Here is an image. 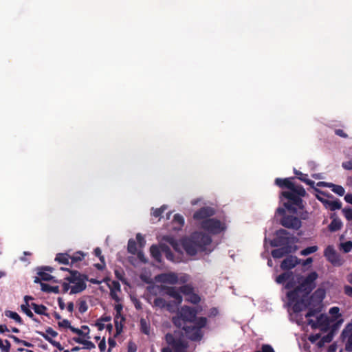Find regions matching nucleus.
<instances>
[{"mask_svg": "<svg viewBox=\"0 0 352 352\" xmlns=\"http://www.w3.org/2000/svg\"><path fill=\"white\" fill-rule=\"evenodd\" d=\"M9 338L12 339L14 340V342L17 343V344H22L23 341V340L19 339L18 337H16V336H15L14 335H10Z\"/></svg>", "mask_w": 352, "mask_h": 352, "instance_id": "nucleus-55", "label": "nucleus"}, {"mask_svg": "<svg viewBox=\"0 0 352 352\" xmlns=\"http://www.w3.org/2000/svg\"><path fill=\"white\" fill-rule=\"evenodd\" d=\"M184 224V219L180 214H176L173 217V227L174 230H180Z\"/></svg>", "mask_w": 352, "mask_h": 352, "instance_id": "nucleus-23", "label": "nucleus"}, {"mask_svg": "<svg viewBox=\"0 0 352 352\" xmlns=\"http://www.w3.org/2000/svg\"><path fill=\"white\" fill-rule=\"evenodd\" d=\"M342 167L344 169L350 170L352 169V162H345L342 163Z\"/></svg>", "mask_w": 352, "mask_h": 352, "instance_id": "nucleus-54", "label": "nucleus"}, {"mask_svg": "<svg viewBox=\"0 0 352 352\" xmlns=\"http://www.w3.org/2000/svg\"><path fill=\"white\" fill-rule=\"evenodd\" d=\"M22 311L30 318H31L34 321H38L36 318H34V314L32 311V309H22Z\"/></svg>", "mask_w": 352, "mask_h": 352, "instance_id": "nucleus-47", "label": "nucleus"}, {"mask_svg": "<svg viewBox=\"0 0 352 352\" xmlns=\"http://www.w3.org/2000/svg\"><path fill=\"white\" fill-rule=\"evenodd\" d=\"M141 331L146 335L149 334V327L147 324L146 321L142 318L140 320Z\"/></svg>", "mask_w": 352, "mask_h": 352, "instance_id": "nucleus-36", "label": "nucleus"}, {"mask_svg": "<svg viewBox=\"0 0 352 352\" xmlns=\"http://www.w3.org/2000/svg\"><path fill=\"white\" fill-rule=\"evenodd\" d=\"M318 186H327L331 189V190L338 195L339 196H342L344 195L345 190L344 188L342 186L340 185H336L332 183H325V182H318L316 184Z\"/></svg>", "mask_w": 352, "mask_h": 352, "instance_id": "nucleus-21", "label": "nucleus"}, {"mask_svg": "<svg viewBox=\"0 0 352 352\" xmlns=\"http://www.w3.org/2000/svg\"><path fill=\"white\" fill-rule=\"evenodd\" d=\"M60 263L68 264L71 260V256L67 254H58L55 258Z\"/></svg>", "mask_w": 352, "mask_h": 352, "instance_id": "nucleus-28", "label": "nucleus"}, {"mask_svg": "<svg viewBox=\"0 0 352 352\" xmlns=\"http://www.w3.org/2000/svg\"><path fill=\"white\" fill-rule=\"evenodd\" d=\"M300 179L304 181L305 182H306L307 184L310 185L311 186L314 187L315 182L311 181L310 179H306L305 176L300 177Z\"/></svg>", "mask_w": 352, "mask_h": 352, "instance_id": "nucleus-56", "label": "nucleus"}, {"mask_svg": "<svg viewBox=\"0 0 352 352\" xmlns=\"http://www.w3.org/2000/svg\"><path fill=\"white\" fill-rule=\"evenodd\" d=\"M318 247L316 245L310 246V247H308V248L302 250L300 252V255L307 256L309 254L316 252V251H318Z\"/></svg>", "mask_w": 352, "mask_h": 352, "instance_id": "nucleus-33", "label": "nucleus"}, {"mask_svg": "<svg viewBox=\"0 0 352 352\" xmlns=\"http://www.w3.org/2000/svg\"><path fill=\"white\" fill-rule=\"evenodd\" d=\"M214 210L210 207H203L200 210L195 212L193 214V219L197 221L200 228H201V223L204 221H207L210 217L214 215Z\"/></svg>", "mask_w": 352, "mask_h": 352, "instance_id": "nucleus-12", "label": "nucleus"}, {"mask_svg": "<svg viewBox=\"0 0 352 352\" xmlns=\"http://www.w3.org/2000/svg\"><path fill=\"white\" fill-rule=\"evenodd\" d=\"M67 282L62 285L64 292L70 291V294H76L82 291L86 287L82 276L77 272H70L66 278Z\"/></svg>", "mask_w": 352, "mask_h": 352, "instance_id": "nucleus-7", "label": "nucleus"}, {"mask_svg": "<svg viewBox=\"0 0 352 352\" xmlns=\"http://www.w3.org/2000/svg\"><path fill=\"white\" fill-rule=\"evenodd\" d=\"M85 255L81 252H77L73 256H71V263H74L78 261H81L84 258Z\"/></svg>", "mask_w": 352, "mask_h": 352, "instance_id": "nucleus-38", "label": "nucleus"}, {"mask_svg": "<svg viewBox=\"0 0 352 352\" xmlns=\"http://www.w3.org/2000/svg\"><path fill=\"white\" fill-rule=\"evenodd\" d=\"M136 239L140 248H143L146 243V241L143 236L140 234H138L136 236Z\"/></svg>", "mask_w": 352, "mask_h": 352, "instance_id": "nucleus-42", "label": "nucleus"}, {"mask_svg": "<svg viewBox=\"0 0 352 352\" xmlns=\"http://www.w3.org/2000/svg\"><path fill=\"white\" fill-rule=\"evenodd\" d=\"M330 218L331 221L328 226L329 230L331 232H336L340 230L343 226L342 220L336 214H332Z\"/></svg>", "mask_w": 352, "mask_h": 352, "instance_id": "nucleus-20", "label": "nucleus"}, {"mask_svg": "<svg viewBox=\"0 0 352 352\" xmlns=\"http://www.w3.org/2000/svg\"><path fill=\"white\" fill-rule=\"evenodd\" d=\"M317 273L311 272L305 278L301 277L298 278V285H295L289 281L287 283L285 287L287 289L294 288L298 291L304 292L305 293L307 294L315 287L314 281L317 279Z\"/></svg>", "mask_w": 352, "mask_h": 352, "instance_id": "nucleus-8", "label": "nucleus"}, {"mask_svg": "<svg viewBox=\"0 0 352 352\" xmlns=\"http://www.w3.org/2000/svg\"><path fill=\"white\" fill-rule=\"evenodd\" d=\"M166 209V206H162L160 208H157V209H155V210H153V212H152V214L154 216V217H160V214Z\"/></svg>", "mask_w": 352, "mask_h": 352, "instance_id": "nucleus-40", "label": "nucleus"}, {"mask_svg": "<svg viewBox=\"0 0 352 352\" xmlns=\"http://www.w3.org/2000/svg\"><path fill=\"white\" fill-rule=\"evenodd\" d=\"M337 348H338L337 344L336 342H333L328 347L327 351L328 352H336Z\"/></svg>", "mask_w": 352, "mask_h": 352, "instance_id": "nucleus-51", "label": "nucleus"}, {"mask_svg": "<svg viewBox=\"0 0 352 352\" xmlns=\"http://www.w3.org/2000/svg\"><path fill=\"white\" fill-rule=\"evenodd\" d=\"M96 326L98 327L99 330H102L105 328V324L101 321V320H99L96 323Z\"/></svg>", "mask_w": 352, "mask_h": 352, "instance_id": "nucleus-57", "label": "nucleus"}, {"mask_svg": "<svg viewBox=\"0 0 352 352\" xmlns=\"http://www.w3.org/2000/svg\"><path fill=\"white\" fill-rule=\"evenodd\" d=\"M316 197L318 200H320L324 205V201H327V198L325 197L324 195L322 193H319L316 195Z\"/></svg>", "mask_w": 352, "mask_h": 352, "instance_id": "nucleus-52", "label": "nucleus"}, {"mask_svg": "<svg viewBox=\"0 0 352 352\" xmlns=\"http://www.w3.org/2000/svg\"><path fill=\"white\" fill-rule=\"evenodd\" d=\"M188 280V275L177 274L174 272L162 273L155 277V284L156 285V287L161 290L165 291L166 294L174 302L173 305H168V307L177 306L182 301L179 288L170 287V285L185 283Z\"/></svg>", "mask_w": 352, "mask_h": 352, "instance_id": "nucleus-4", "label": "nucleus"}, {"mask_svg": "<svg viewBox=\"0 0 352 352\" xmlns=\"http://www.w3.org/2000/svg\"><path fill=\"white\" fill-rule=\"evenodd\" d=\"M324 206L326 208L332 211L341 208V203L338 200L327 199L324 201Z\"/></svg>", "mask_w": 352, "mask_h": 352, "instance_id": "nucleus-24", "label": "nucleus"}, {"mask_svg": "<svg viewBox=\"0 0 352 352\" xmlns=\"http://www.w3.org/2000/svg\"><path fill=\"white\" fill-rule=\"evenodd\" d=\"M341 248L344 252H349L352 249V242L347 241L341 244Z\"/></svg>", "mask_w": 352, "mask_h": 352, "instance_id": "nucleus-39", "label": "nucleus"}, {"mask_svg": "<svg viewBox=\"0 0 352 352\" xmlns=\"http://www.w3.org/2000/svg\"><path fill=\"white\" fill-rule=\"evenodd\" d=\"M227 228L225 221L217 219H209L201 223V229L208 232L205 234L202 231L195 232L190 236L185 238L180 243L176 242L171 237L164 236V240L170 243L174 248L177 255L171 254L169 248L161 243L160 248L153 245L150 248L152 257L157 261H161V253L173 262H179L184 260V252L187 255L194 256L199 252H210L212 250V239L209 234H219L226 231Z\"/></svg>", "mask_w": 352, "mask_h": 352, "instance_id": "nucleus-1", "label": "nucleus"}, {"mask_svg": "<svg viewBox=\"0 0 352 352\" xmlns=\"http://www.w3.org/2000/svg\"><path fill=\"white\" fill-rule=\"evenodd\" d=\"M41 289L45 292L58 293L59 289L57 285H50L48 283L41 282Z\"/></svg>", "mask_w": 352, "mask_h": 352, "instance_id": "nucleus-26", "label": "nucleus"}, {"mask_svg": "<svg viewBox=\"0 0 352 352\" xmlns=\"http://www.w3.org/2000/svg\"><path fill=\"white\" fill-rule=\"evenodd\" d=\"M10 346H11L10 342L8 340H6L3 343V348H1V350L3 351H6V352H9Z\"/></svg>", "mask_w": 352, "mask_h": 352, "instance_id": "nucleus-46", "label": "nucleus"}, {"mask_svg": "<svg viewBox=\"0 0 352 352\" xmlns=\"http://www.w3.org/2000/svg\"><path fill=\"white\" fill-rule=\"evenodd\" d=\"M313 262V259L311 258H308L305 261H301L302 265H307L311 264Z\"/></svg>", "mask_w": 352, "mask_h": 352, "instance_id": "nucleus-64", "label": "nucleus"}, {"mask_svg": "<svg viewBox=\"0 0 352 352\" xmlns=\"http://www.w3.org/2000/svg\"><path fill=\"white\" fill-rule=\"evenodd\" d=\"M128 251L131 254H132L133 255H136L137 256V258L139 261H133V257H131L130 258V261L131 262V263L133 265L138 266L139 265V262L145 263L147 261V260H146L145 256L144 255L143 252L141 250H138L135 241L134 240H133V239H130L129 241V243H128Z\"/></svg>", "mask_w": 352, "mask_h": 352, "instance_id": "nucleus-10", "label": "nucleus"}, {"mask_svg": "<svg viewBox=\"0 0 352 352\" xmlns=\"http://www.w3.org/2000/svg\"><path fill=\"white\" fill-rule=\"evenodd\" d=\"M298 239L290 236L285 230L280 229L276 232V238L270 241V245L279 248L272 252V255L275 258L283 257L287 254L294 252L298 250L296 243Z\"/></svg>", "mask_w": 352, "mask_h": 352, "instance_id": "nucleus-6", "label": "nucleus"}, {"mask_svg": "<svg viewBox=\"0 0 352 352\" xmlns=\"http://www.w3.org/2000/svg\"><path fill=\"white\" fill-rule=\"evenodd\" d=\"M82 335L84 336V337L86 336V334H82ZM74 340L78 343H80L84 345H88V340H86L85 338H80V337L74 338Z\"/></svg>", "mask_w": 352, "mask_h": 352, "instance_id": "nucleus-43", "label": "nucleus"}, {"mask_svg": "<svg viewBox=\"0 0 352 352\" xmlns=\"http://www.w3.org/2000/svg\"><path fill=\"white\" fill-rule=\"evenodd\" d=\"M276 184L280 187L287 188V190L282 192L283 197L287 200L283 203L285 208H279L276 210L278 214L283 215L281 224L286 228L297 230L301 226L299 217L305 218L300 197L305 195V190L292 182L291 178L276 179Z\"/></svg>", "mask_w": 352, "mask_h": 352, "instance_id": "nucleus-2", "label": "nucleus"}, {"mask_svg": "<svg viewBox=\"0 0 352 352\" xmlns=\"http://www.w3.org/2000/svg\"><path fill=\"white\" fill-rule=\"evenodd\" d=\"M292 276V273L290 272H285L283 273L278 276L276 277V281L278 284H282L285 283L286 280H289L290 277Z\"/></svg>", "mask_w": 352, "mask_h": 352, "instance_id": "nucleus-30", "label": "nucleus"}, {"mask_svg": "<svg viewBox=\"0 0 352 352\" xmlns=\"http://www.w3.org/2000/svg\"><path fill=\"white\" fill-rule=\"evenodd\" d=\"M94 254L98 256L100 261V263H96L94 265L96 267H97L98 270H103L105 267V263H104V258L101 254V250L100 248H97L94 250Z\"/></svg>", "mask_w": 352, "mask_h": 352, "instance_id": "nucleus-25", "label": "nucleus"}, {"mask_svg": "<svg viewBox=\"0 0 352 352\" xmlns=\"http://www.w3.org/2000/svg\"><path fill=\"white\" fill-rule=\"evenodd\" d=\"M141 278L144 281L148 283L151 280V274H141Z\"/></svg>", "mask_w": 352, "mask_h": 352, "instance_id": "nucleus-58", "label": "nucleus"}, {"mask_svg": "<svg viewBox=\"0 0 352 352\" xmlns=\"http://www.w3.org/2000/svg\"><path fill=\"white\" fill-rule=\"evenodd\" d=\"M49 272H52L50 267H45L41 270L38 272V276L36 277L34 282H41L42 280L48 281L54 279V277L51 275Z\"/></svg>", "mask_w": 352, "mask_h": 352, "instance_id": "nucleus-19", "label": "nucleus"}, {"mask_svg": "<svg viewBox=\"0 0 352 352\" xmlns=\"http://www.w3.org/2000/svg\"><path fill=\"white\" fill-rule=\"evenodd\" d=\"M24 304L21 305V308H45L43 305H38L32 297L26 296L24 297Z\"/></svg>", "mask_w": 352, "mask_h": 352, "instance_id": "nucleus-22", "label": "nucleus"}, {"mask_svg": "<svg viewBox=\"0 0 352 352\" xmlns=\"http://www.w3.org/2000/svg\"><path fill=\"white\" fill-rule=\"evenodd\" d=\"M154 305L155 307H164V302L161 298H155L154 300Z\"/></svg>", "mask_w": 352, "mask_h": 352, "instance_id": "nucleus-48", "label": "nucleus"}, {"mask_svg": "<svg viewBox=\"0 0 352 352\" xmlns=\"http://www.w3.org/2000/svg\"><path fill=\"white\" fill-rule=\"evenodd\" d=\"M136 351H137L136 344L131 341L129 342L128 344L127 351L128 352H136Z\"/></svg>", "mask_w": 352, "mask_h": 352, "instance_id": "nucleus-44", "label": "nucleus"}, {"mask_svg": "<svg viewBox=\"0 0 352 352\" xmlns=\"http://www.w3.org/2000/svg\"><path fill=\"white\" fill-rule=\"evenodd\" d=\"M343 322V320H340L338 322H337L336 324H333V328L331 329H329V333L322 337L320 339L324 342V343H329L332 341L333 336L336 331L340 328V325Z\"/></svg>", "mask_w": 352, "mask_h": 352, "instance_id": "nucleus-18", "label": "nucleus"}, {"mask_svg": "<svg viewBox=\"0 0 352 352\" xmlns=\"http://www.w3.org/2000/svg\"><path fill=\"white\" fill-rule=\"evenodd\" d=\"M296 296L295 292H290L287 293V298L289 300L288 307L292 308H297V304L295 303L294 296Z\"/></svg>", "mask_w": 352, "mask_h": 352, "instance_id": "nucleus-32", "label": "nucleus"}, {"mask_svg": "<svg viewBox=\"0 0 352 352\" xmlns=\"http://www.w3.org/2000/svg\"><path fill=\"white\" fill-rule=\"evenodd\" d=\"M109 349L108 352H110L111 349L115 347L116 345V342L113 338H109L108 339Z\"/></svg>", "mask_w": 352, "mask_h": 352, "instance_id": "nucleus-45", "label": "nucleus"}, {"mask_svg": "<svg viewBox=\"0 0 352 352\" xmlns=\"http://www.w3.org/2000/svg\"><path fill=\"white\" fill-rule=\"evenodd\" d=\"M324 256L334 266H340L343 263V260L337 253L333 245H328L324 251Z\"/></svg>", "mask_w": 352, "mask_h": 352, "instance_id": "nucleus-11", "label": "nucleus"}, {"mask_svg": "<svg viewBox=\"0 0 352 352\" xmlns=\"http://www.w3.org/2000/svg\"><path fill=\"white\" fill-rule=\"evenodd\" d=\"M344 290H345V293L347 295L352 296V287H351L346 286V287H345Z\"/></svg>", "mask_w": 352, "mask_h": 352, "instance_id": "nucleus-63", "label": "nucleus"}, {"mask_svg": "<svg viewBox=\"0 0 352 352\" xmlns=\"http://www.w3.org/2000/svg\"><path fill=\"white\" fill-rule=\"evenodd\" d=\"M308 310L309 311L305 313L307 323L313 330L318 329L322 332H327L329 329L333 328V324L343 320L339 313L340 309H329L331 316L320 313L322 309Z\"/></svg>", "mask_w": 352, "mask_h": 352, "instance_id": "nucleus-5", "label": "nucleus"}, {"mask_svg": "<svg viewBox=\"0 0 352 352\" xmlns=\"http://www.w3.org/2000/svg\"><path fill=\"white\" fill-rule=\"evenodd\" d=\"M180 294L182 293L186 296V300L196 304L200 300L199 296L194 293L192 288L188 285H184L179 288Z\"/></svg>", "mask_w": 352, "mask_h": 352, "instance_id": "nucleus-14", "label": "nucleus"}, {"mask_svg": "<svg viewBox=\"0 0 352 352\" xmlns=\"http://www.w3.org/2000/svg\"><path fill=\"white\" fill-rule=\"evenodd\" d=\"M107 285L110 289V294L111 297L116 300V302H119L120 300V285L119 283L109 280L107 283Z\"/></svg>", "mask_w": 352, "mask_h": 352, "instance_id": "nucleus-15", "label": "nucleus"}, {"mask_svg": "<svg viewBox=\"0 0 352 352\" xmlns=\"http://www.w3.org/2000/svg\"><path fill=\"white\" fill-rule=\"evenodd\" d=\"M342 212L345 219L352 224V208H344L342 210Z\"/></svg>", "mask_w": 352, "mask_h": 352, "instance_id": "nucleus-34", "label": "nucleus"}, {"mask_svg": "<svg viewBox=\"0 0 352 352\" xmlns=\"http://www.w3.org/2000/svg\"><path fill=\"white\" fill-rule=\"evenodd\" d=\"M289 311L290 309H288ZM292 312H289L290 314H296V316H298L299 314H300L301 312H302L303 311H306L307 309H292Z\"/></svg>", "mask_w": 352, "mask_h": 352, "instance_id": "nucleus-61", "label": "nucleus"}, {"mask_svg": "<svg viewBox=\"0 0 352 352\" xmlns=\"http://www.w3.org/2000/svg\"><path fill=\"white\" fill-rule=\"evenodd\" d=\"M58 325L61 327L69 328L70 323L67 320H63V321L58 322Z\"/></svg>", "mask_w": 352, "mask_h": 352, "instance_id": "nucleus-50", "label": "nucleus"}, {"mask_svg": "<svg viewBox=\"0 0 352 352\" xmlns=\"http://www.w3.org/2000/svg\"><path fill=\"white\" fill-rule=\"evenodd\" d=\"M42 337L46 340L47 341H48L52 345H53L54 346L56 347L59 351H63V347L62 346V345L60 344V342H56L55 340H54L52 338H51L50 336H48L47 335H43L42 334Z\"/></svg>", "mask_w": 352, "mask_h": 352, "instance_id": "nucleus-29", "label": "nucleus"}, {"mask_svg": "<svg viewBox=\"0 0 352 352\" xmlns=\"http://www.w3.org/2000/svg\"><path fill=\"white\" fill-rule=\"evenodd\" d=\"M6 331H9L7 326L6 324H0V333H3Z\"/></svg>", "mask_w": 352, "mask_h": 352, "instance_id": "nucleus-62", "label": "nucleus"}, {"mask_svg": "<svg viewBox=\"0 0 352 352\" xmlns=\"http://www.w3.org/2000/svg\"><path fill=\"white\" fill-rule=\"evenodd\" d=\"M5 316L13 319L14 320H15L17 323H19L20 324H23V320L21 319V318L16 312H14V311H10V310H6L5 311Z\"/></svg>", "mask_w": 352, "mask_h": 352, "instance_id": "nucleus-27", "label": "nucleus"}, {"mask_svg": "<svg viewBox=\"0 0 352 352\" xmlns=\"http://www.w3.org/2000/svg\"><path fill=\"white\" fill-rule=\"evenodd\" d=\"M39 335H41L42 336V334L43 335H47L48 336H50L51 338H55L58 336V333L54 331L52 327H47L45 330V332H41V331H38L37 332Z\"/></svg>", "mask_w": 352, "mask_h": 352, "instance_id": "nucleus-35", "label": "nucleus"}, {"mask_svg": "<svg viewBox=\"0 0 352 352\" xmlns=\"http://www.w3.org/2000/svg\"><path fill=\"white\" fill-rule=\"evenodd\" d=\"M255 352H275L273 347L270 344H265L261 346V350Z\"/></svg>", "mask_w": 352, "mask_h": 352, "instance_id": "nucleus-37", "label": "nucleus"}, {"mask_svg": "<svg viewBox=\"0 0 352 352\" xmlns=\"http://www.w3.org/2000/svg\"><path fill=\"white\" fill-rule=\"evenodd\" d=\"M34 312L39 315H45L48 316V314L46 312L47 309H34Z\"/></svg>", "mask_w": 352, "mask_h": 352, "instance_id": "nucleus-59", "label": "nucleus"}, {"mask_svg": "<svg viewBox=\"0 0 352 352\" xmlns=\"http://www.w3.org/2000/svg\"><path fill=\"white\" fill-rule=\"evenodd\" d=\"M320 333L310 334L308 337V340L311 342L314 343L320 338Z\"/></svg>", "mask_w": 352, "mask_h": 352, "instance_id": "nucleus-41", "label": "nucleus"}, {"mask_svg": "<svg viewBox=\"0 0 352 352\" xmlns=\"http://www.w3.org/2000/svg\"><path fill=\"white\" fill-rule=\"evenodd\" d=\"M177 315L172 318L173 323L182 328L186 336L192 341H200L204 333L202 328L207 324L206 317H197L198 309H177Z\"/></svg>", "mask_w": 352, "mask_h": 352, "instance_id": "nucleus-3", "label": "nucleus"}, {"mask_svg": "<svg viewBox=\"0 0 352 352\" xmlns=\"http://www.w3.org/2000/svg\"><path fill=\"white\" fill-rule=\"evenodd\" d=\"M301 263V260L296 256H290L284 259L280 265L283 270H289Z\"/></svg>", "mask_w": 352, "mask_h": 352, "instance_id": "nucleus-17", "label": "nucleus"}, {"mask_svg": "<svg viewBox=\"0 0 352 352\" xmlns=\"http://www.w3.org/2000/svg\"><path fill=\"white\" fill-rule=\"evenodd\" d=\"M344 199L347 203L352 204V194L346 195Z\"/></svg>", "mask_w": 352, "mask_h": 352, "instance_id": "nucleus-60", "label": "nucleus"}, {"mask_svg": "<svg viewBox=\"0 0 352 352\" xmlns=\"http://www.w3.org/2000/svg\"><path fill=\"white\" fill-rule=\"evenodd\" d=\"M116 314L114 318V323H115V327H116V333L114 335L115 337L120 335L123 329V323L125 321V318L122 314L121 311L122 309H116Z\"/></svg>", "mask_w": 352, "mask_h": 352, "instance_id": "nucleus-16", "label": "nucleus"}, {"mask_svg": "<svg viewBox=\"0 0 352 352\" xmlns=\"http://www.w3.org/2000/svg\"><path fill=\"white\" fill-rule=\"evenodd\" d=\"M165 340L166 343L172 346L175 352H186L188 344L182 340L176 331L173 334L166 333Z\"/></svg>", "mask_w": 352, "mask_h": 352, "instance_id": "nucleus-9", "label": "nucleus"}, {"mask_svg": "<svg viewBox=\"0 0 352 352\" xmlns=\"http://www.w3.org/2000/svg\"><path fill=\"white\" fill-rule=\"evenodd\" d=\"M341 338L345 342V351L352 352V324H348L342 331Z\"/></svg>", "mask_w": 352, "mask_h": 352, "instance_id": "nucleus-13", "label": "nucleus"}, {"mask_svg": "<svg viewBox=\"0 0 352 352\" xmlns=\"http://www.w3.org/2000/svg\"><path fill=\"white\" fill-rule=\"evenodd\" d=\"M99 349L101 352H104L106 349V342L104 339L103 338L98 344Z\"/></svg>", "mask_w": 352, "mask_h": 352, "instance_id": "nucleus-49", "label": "nucleus"}, {"mask_svg": "<svg viewBox=\"0 0 352 352\" xmlns=\"http://www.w3.org/2000/svg\"><path fill=\"white\" fill-rule=\"evenodd\" d=\"M324 296L325 291L323 289H318L315 292L313 298L317 302H320L324 298Z\"/></svg>", "mask_w": 352, "mask_h": 352, "instance_id": "nucleus-31", "label": "nucleus"}, {"mask_svg": "<svg viewBox=\"0 0 352 352\" xmlns=\"http://www.w3.org/2000/svg\"><path fill=\"white\" fill-rule=\"evenodd\" d=\"M69 329L72 332L76 333L79 336H82L83 334V332L80 329L75 328L74 327L70 325Z\"/></svg>", "mask_w": 352, "mask_h": 352, "instance_id": "nucleus-53", "label": "nucleus"}]
</instances>
